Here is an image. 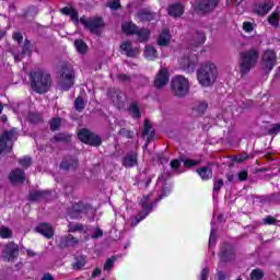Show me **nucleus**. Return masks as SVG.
Masks as SVG:
<instances>
[{"label": "nucleus", "mask_w": 280, "mask_h": 280, "mask_svg": "<svg viewBox=\"0 0 280 280\" xmlns=\"http://www.w3.org/2000/svg\"><path fill=\"white\" fill-rule=\"evenodd\" d=\"M86 266V256L82 255L75 258V261L72 264L73 270H82Z\"/></svg>", "instance_id": "nucleus-39"}, {"label": "nucleus", "mask_w": 280, "mask_h": 280, "mask_svg": "<svg viewBox=\"0 0 280 280\" xmlns=\"http://www.w3.org/2000/svg\"><path fill=\"white\" fill-rule=\"evenodd\" d=\"M275 8V1L266 0L265 2H258L254 5V14L258 16H266L270 10Z\"/></svg>", "instance_id": "nucleus-16"}, {"label": "nucleus", "mask_w": 280, "mask_h": 280, "mask_svg": "<svg viewBox=\"0 0 280 280\" xmlns=\"http://www.w3.org/2000/svg\"><path fill=\"white\" fill-rule=\"evenodd\" d=\"M61 124H62V119H60V118H52L50 120V130H51V132H56V130H60Z\"/></svg>", "instance_id": "nucleus-46"}, {"label": "nucleus", "mask_w": 280, "mask_h": 280, "mask_svg": "<svg viewBox=\"0 0 280 280\" xmlns=\"http://www.w3.org/2000/svg\"><path fill=\"white\" fill-rule=\"evenodd\" d=\"M207 108H209V104H207V102H201L194 108V110H196L199 117H202V115L207 113Z\"/></svg>", "instance_id": "nucleus-44"}, {"label": "nucleus", "mask_w": 280, "mask_h": 280, "mask_svg": "<svg viewBox=\"0 0 280 280\" xmlns=\"http://www.w3.org/2000/svg\"><path fill=\"white\" fill-rule=\"evenodd\" d=\"M69 16H70L71 21H72L75 25H78V24L80 23V16H79V14H78V10L74 9V10L69 14Z\"/></svg>", "instance_id": "nucleus-56"}, {"label": "nucleus", "mask_w": 280, "mask_h": 280, "mask_svg": "<svg viewBox=\"0 0 280 280\" xmlns=\"http://www.w3.org/2000/svg\"><path fill=\"white\" fill-rule=\"evenodd\" d=\"M144 58H147L148 60H156V58H159V52L156 51V48H154L153 46H145Z\"/></svg>", "instance_id": "nucleus-37"}, {"label": "nucleus", "mask_w": 280, "mask_h": 280, "mask_svg": "<svg viewBox=\"0 0 280 280\" xmlns=\"http://www.w3.org/2000/svg\"><path fill=\"white\" fill-rule=\"evenodd\" d=\"M19 163L22 165V167H30L32 165V158L26 155L20 159Z\"/></svg>", "instance_id": "nucleus-53"}, {"label": "nucleus", "mask_w": 280, "mask_h": 280, "mask_svg": "<svg viewBox=\"0 0 280 280\" xmlns=\"http://www.w3.org/2000/svg\"><path fill=\"white\" fill-rule=\"evenodd\" d=\"M207 35L205 32L196 31L195 35H192V38L189 42L188 49H190V51H196L198 47H202V45H205Z\"/></svg>", "instance_id": "nucleus-17"}, {"label": "nucleus", "mask_w": 280, "mask_h": 280, "mask_svg": "<svg viewBox=\"0 0 280 280\" xmlns=\"http://www.w3.org/2000/svg\"><path fill=\"white\" fill-rule=\"evenodd\" d=\"M170 40H172V37L170 35V30L167 28L162 30L161 34L158 37V45L160 47H167L170 45Z\"/></svg>", "instance_id": "nucleus-32"}, {"label": "nucleus", "mask_w": 280, "mask_h": 280, "mask_svg": "<svg viewBox=\"0 0 280 280\" xmlns=\"http://www.w3.org/2000/svg\"><path fill=\"white\" fill-rule=\"evenodd\" d=\"M171 91L175 97H185L189 93V81L183 75L173 78L171 81Z\"/></svg>", "instance_id": "nucleus-6"}, {"label": "nucleus", "mask_w": 280, "mask_h": 280, "mask_svg": "<svg viewBox=\"0 0 280 280\" xmlns=\"http://www.w3.org/2000/svg\"><path fill=\"white\" fill-rule=\"evenodd\" d=\"M16 135H19L16 128H11L0 136V152H3V150H12V147L8 148V142L14 141V139H16Z\"/></svg>", "instance_id": "nucleus-14"}, {"label": "nucleus", "mask_w": 280, "mask_h": 280, "mask_svg": "<svg viewBox=\"0 0 280 280\" xmlns=\"http://www.w3.org/2000/svg\"><path fill=\"white\" fill-rule=\"evenodd\" d=\"M279 8H277L267 19L269 25H272V27H280L279 25Z\"/></svg>", "instance_id": "nucleus-38"}, {"label": "nucleus", "mask_w": 280, "mask_h": 280, "mask_svg": "<svg viewBox=\"0 0 280 280\" xmlns=\"http://www.w3.org/2000/svg\"><path fill=\"white\" fill-rule=\"evenodd\" d=\"M262 224H265L266 226H272L277 224V219L272 215H267L262 219Z\"/></svg>", "instance_id": "nucleus-47"}, {"label": "nucleus", "mask_w": 280, "mask_h": 280, "mask_svg": "<svg viewBox=\"0 0 280 280\" xmlns=\"http://www.w3.org/2000/svg\"><path fill=\"white\" fill-rule=\"evenodd\" d=\"M143 137H147V142L144 144V148H148L150 143L154 140V135H156V131L152 129V124L150 122L149 119H144V127L142 130Z\"/></svg>", "instance_id": "nucleus-20"}, {"label": "nucleus", "mask_w": 280, "mask_h": 280, "mask_svg": "<svg viewBox=\"0 0 280 280\" xmlns=\"http://www.w3.org/2000/svg\"><path fill=\"white\" fill-rule=\"evenodd\" d=\"M180 167V160H172L171 161V168L172 170H178Z\"/></svg>", "instance_id": "nucleus-62"}, {"label": "nucleus", "mask_w": 280, "mask_h": 280, "mask_svg": "<svg viewBox=\"0 0 280 280\" xmlns=\"http://www.w3.org/2000/svg\"><path fill=\"white\" fill-rule=\"evenodd\" d=\"M13 233L12 230L5 225L0 226V237L1 240H10Z\"/></svg>", "instance_id": "nucleus-43"}, {"label": "nucleus", "mask_w": 280, "mask_h": 280, "mask_svg": "<svg viewBox=\"0 0 280 280\" xmlns=\"http://www.w3.org/2000/svg\"><path fill=\"white\" fill-rule=\"evenodd\" d=\"M69 233H77V231H84V225L77 223L68 225Z\"/></svg>", "instance_id": "nucleus-50"}, {"label": "nucleus", "mask_w": 280, "mask_h": 280, "mask_svg": "<svg viewBox=\"0 0 280 280\" xmlns=\"http://www.w3.org/2000/svg\"><path fill=\"white\" fill-rule=\"evenodd\" d=\"M80 161L73 156H66L62 159L59 167L60 170H65L66 172H69V170H78Z\"/></svg>", "instance_id": "nucleus-23"}, {"label": "nucleus", "mask_w": 280, "mask_h": 280, "mask_svg": "<svg viewBox=\"0 0 280 280\" xmlns=\"http://www.w3.org/2000/svg\"><path fill=\"white\" fill-rule=\"evenodd\" d=\"M243 30H244V32H247V33H250V32H253V23H250V22H244L243 23Z\"/></svg>", "instance_id": "nucleus-60"}, {"label": "nucleus", "mask_w": 280, "mask_h": 280, "mask_svg": "<svg viewBox=\"0 0 280 280\" xmlns=\"http://www.w3.org/2000/svg\"><path fill=\"white\" fill-rule=\"evenodd\" d=\"M108 8H110V10H120L121 8V2L119 0H112L108 2Z\"/></svg>", "instance_id": "nucleus-54"}, {"label": "nucleus", "mask_w": 280, "mask_h": 280, "mask_svg": "<svg viewBox=\"0 0 280 280\" xmlns=\"http://www.w3.org/2000/svg\"><path fill=\"white\" fill-rule=\"evenodd\" d=\"M129 114L132 119H141V109L139 108V103L133 102L129 105Z\"/></svg>", "instance_id": "nucleus-36"}, {"label": "nucleus", "mask_w": 280, "mask_h": 280, "mask_svg": "<svg viewBox=\"0 0 280 280\" xmlns=\"http://www.w3.org/2000/svg\"><path fill=\"white\" fill-rule=\"evenodd\" d=\"M118 135H120V137H124L125 139H135V131L127 128H120Z\"/></svg>", "instance_id": "nucleus-45"}, {"label": "nucleus", "mask_w": 280, "mask_h": 280, "mask_svg": "<svg viewBox=\"0 0 280 280\" xmlns=\"http://www.w3.org/2000/svg\"><path fill=\"white\" fill-rule=\"evenodd\" d=\"M121 31L124 34H126L127 36H136L137 32L139 31V27L137 24L132 23V22H125L121 25Z\"/></svg>", "instance_id": "nucleus-29"}, {"label": "nucleus", "mask_w": 280, "mask_h": 280, "mask_svg": "<svg viewBox=\"0 0 280 280\" xmlns=\"http://www.w3.org/2000/svg\"><path fill=\"white\" fill-rule=\"evenodd\" d=\"M224 187V180L222 178H219L213 182V191L217 194H220V189Z\"/></svg>", "instance_id": "nucleus-48"}, {"label": "nucleus", "mask_w": 280, "mask_h": 280, "mask_svg": "<svg viewBox=\"0 0 280 280\" xmlns=\"http://www.w3.org/2000/svg\"><path fill=\"white\" fill-rule=\"evenodd\" d=\"M78 138L82 143H85V145H92V148H100V145H102V137L93 133V131L86 128H82L78 132Z\"/></svg>", "instance_id": "nucleus-8"}, {"label": "nucleus", "mask_w": 280, "mask_h": 280, "mask_svg": "<svg viewBox=\"0 0 280 280\" xmlns=\"http://www.w3.org/2000/svg\"><path fill=\"white\" fill-rule=\"evenodd\" d=\"M220 5V0H197L195 2L194 10L199 16H207L212 14L215 9Z\"/></svg>", "instance_id": "nucleus-7"}, {"label": "nucleus", "mask_w": 280, "mask_h": 280, "mask_svg": "<svg viewBox=\"0 0 280 280\" xmlns=\"http://www.w3.org/2000/svg\"><path fill=\"white\" fill-rule=\"evenodd\" d=\"M219 259L223 264H229V261H233L235 259V247H233V245L229 243H224L221 246Z\"/></svg>", "instance_id": "nucleus-13"}, {"label": "nucleus", "mask_w": 280, "mask_h": 280, "mask_svg": "<svg viewBox=\"0 0 280 280\" xmlns=\"http://www.w3.org/2000/svg\"><path fill=\"white\" fill-rule=\"evenodd\" d=\"M107 96L113 102L114 106H117V108H121V106H124L126 93L121 90L112 88L107 91Z\"/></svg>", "instance_id": "nucleus-15"}, {"label": "nucleus", "mask_w": 280, "mask_h": 280, "mask_svg": "<svg viewBox=\"0 0 280 280\" xmlns=\"http://www.w3.org/2000/svg\"><path fill=\"white\" fill-rule=\"evenodd\" d=\"M196 172L203 182L211 180V178H213V170L209 166H201L197 168Z\"/></svg>", "instance_id": "nucleus-28"}, {"label": "nucleus", "mask_w": 280, "mask_h": 280, "mask_svg": "<svg viewBox=\"0 0 280 280\" xmlns=\"http://www.w3.org/2000/svg\"><path fill=\"white\" fill-rule=\"evenodd\" d=\"M217 279L218 280H226V273L224 271H218Z\"/></svg>", "instance_id": "nucleus-63"}, {"label": "nucleus", "mask_w": 280, "mask_h": 280, "mask_svg": "<svg viewBox=\"0 0 280 280\" xmlns=\"http://www.w3.org/2000/svg\"><path fill=\"white\" fill-rule=\"evenodd\" d=\"M163 197H165V191L162 192V195L155 199L153 202L148 203L150 200V195H143L142 199L139 201V206L143 209L135 217V219L131 221V226L135 228L139 224V222H143V220L147 219L152 213V210L156 205L159 203V200H162Z\"/></svg>", "instance_id": "nucleus-4"}, {"label": "nucleus", "mask_w": 280, "mask_h": 280, "mask_svg": "<svg viewBox=\"0 0 280 280\" xmlns=\"http://www.w3.org/2000/svg\"><path fill=\"white\" fill-rule=\"evenodd\" d=\"M30 86L37 95H45L51 89V74L44 70H33L28 74Z\"/></svg>", "instance_id": "nucleus-1"}, {"label": "nucleus", "mask_w": 280, "mask_h": 280, "mask_svg": "<svg viewBox=\"0 0 280 280\" xmlns=\"http://www.w3.org/2000/svg\"><path fill=\"white\" fill-rule=\"evenodd\" d=\"M36 233H39L40 235H43L44 237H46V240H51L54 237V226H51V224L49 223H39L36 228H35Z\"/></svg>", "instance_id": "nucleus-21"}, {"label": "nucleus", "mask_w": 280, "mask_h": 280, "mask_svg": "<svg viewBox=\"0 0 280 280\" xmlns=\"http://www.w3.org/2000/svg\"><path fill=\"white\" fill-rule=\"evenodd\" d=\"M237 176H238V180L241 183H244V182L248 180V171L242 170V171L238 172Z\"/></svg>", "instance_id": "nucleus-55"}, {"label": "nucleus", "mask_w": 280, "mask_h": 280, "mask_svg": "<svg viewBox=\"0 0 280 280\" xmlns=\"http://www.w3.org/2000/svg\"><path fill=\"white\" fill-rule=\"evenodd\" d=\"M119 49L126 54L127 58H137V54H139V49L133 48L130 40L122 42Z\"/></svg>", "instance_id": "nucleus-25"}, {"label": "nucleus", "mask_w": 280, "mask_h": 280, "mask_svg": "<svg viewBox=\"0 0 280 280\" xmlns=\"http://www.w3.org/2000/svg\"><path fill=\"white\" fill-rule=\"evenodd\" d=\"M2 257L4 261H16L19 259V246L14 242H9L2 250Z\"/></svg>", "instance_id": "nucleus-12"}, {"label": "nucleus", "mask_w": 280, "mask_h": 280, "mask_svg": "<svg viewBox=\"0 0 280 280\" xmlns=\"http://www.w3.org/2000/svg\"><path fill=\"white\" fill-rule=\"evenodd\" d=\"M197 80L201 86H213L218 80V67L211 61L201 63L197 70Z\"/></svg>", "instance_id": "nucleus-2"}, {"label": "nucleus", "mask_w": 280, "mask_h": 280, "mask_svg": "<svg viewBox=\"0 0 280 280\" xmlns=\"http://www.w3.org/2000/svg\"><path fill=\"white\" fill-rule=\"evenodd\" d=\"M117 258L115 256H112L110 258H107L104 264V270H112L113 266H115V260Z\"/></svg>", "instance_id": "nucleus-49"}, {"label": "nucleus", "mask_w": 280, "mask_h": 280, "mask_svg": "<svg viewBox=\"0 0 280 280\" xmlns=\"http://www.w3.org/2000/svg\"><path fill=\"white\" fill-rule=\"evenodd\" d=\"M50 143H71V135L67 132L56 133L50 138Z\"/></svg>", "instance_id": "nucleus-31"}, {"label": "nucleus", "mask_w": 280, "mask_h": 280, "mask_svg": "<svg viewBox=\"0 0 280 280\" xmlns=\"http://www.w3.org/2000/svg\"><path fill=\"white\" fill-rule=\"evenodd\" d=\"M280 132V124H273L272 127L268 130V135H277Z\"/></svg>", "instance_id": "nucleus-58"}, {"label": "nucleus", "mask_w": 280, "mask_h": 280, "mask_svg": "<svg viewBox=\"0 0 280 280\" xmlns=\"http://www.w3.org/2000/svg\"><path fill=\"white\" fill-rule=\"evenodd\" d=\"M136 16L141 23H151V21L156 20V12H152L148 9H141L137 12Z\"/></svg>", "instance_id": "nucleus-24"}, {"label": "nucleus", "mask_w": 280, "mask_h": 280, "mask_svg": "<svg viewBox=\"0 0 280 280\" xmlns=\"http://www.w3.org/2000/svg\"><path fill=\"white\" fill-rule=\"evenodd\" d=\"M12 38L18 43V45L23 44V34L21 32L13 33Z\"/></svg>", "instance_id": "nucleus-57"}, {"label": "nucleus", "mask_w": 280, "mask_h": 280, "mask_svg": "<svg viewBox=\"0 0 280 280\" xmlns=\"http://www.w3.org/2000/svg\"><path fill=\"white\" fill-rule=\"evenodd\" d=\"M40 280H56L51 273H44Z\"/></svg>", "instance_id": "nucleus-64"}, {"label": "nucleus", "mask_w": 280, "mask_h": 280, "mask_svg": "<svg viewBox=\"0 0 280 280\" xmlns=\"http://www.w3.org/2000/svg\"><path fill=\"white\" fill-rule=\"evenodd\" d=\"M30 54H32V42L26 38L22 46L21 57L25 58V56H30Z\"/></svg>", "instance_id": "nucleus-40"}, {"label": "nucleus", "mask_w": 280, "mask_h": 280, "mask_svg": "<svg viewBox=\"0 0 280 280\" xmlns=\"http://www.w3.org/2000/svg\"><path fill=\"white\" fill-rule=\"evenodd\" d=\"M264 277H266V273L264 272V269L259 268L253 269L249 275L250 280H261Z\"/></svg>", "instance_id": "nucleus-41"}, {"label": "nucleus", "mask_w": 280, "mask_h": 280, "mask_svg": "<svg viewBox=\"0 0 280 280\" xmlns=\"http://www.w3.org/2000/svg\"><path fill=\"white\" fill-rule=\"evenodd\" d=\"M121 165L127 170L137 167V165H139V154L135 151L127 153L121 160Z\"/></svg>", "instance_id": "nucleus-18"}, {"label": "nucleus", "mask_w": 280, "mask_h": 280, "mask_svg": "<svg viewBox=\"0 0 280 280\" xmlns=\"http://www.w3.org/2000/svg\"><path fill=\"white\" fill-rule=\"evenodd\" d=\"M49 196H51V190H33L28 192V200L38 202V200H47Z\"/></svg>", "instance_id": "nucleus-26"}, {"label": "nucleus", "mask_w": 280, "mask_h": 280, "mask_svg": "<svg viewBox=\"0 0 280 280\" xmlns=\"http://www.w3.org/2000/svg\"><path fill=\"white\" fill-rule=\"evenodd\" d=\"M196 65H198V57L196 55H187L179 60V67L187 73H194Z\"/></svg>", "instance_id": "nucleus-11"}, {"label": "nucleus", "mask_w": 280, "mask_h": 280, "mask_svg": "<svg viewBox=\"0 0 280 280\" xmlns=\"http://www.w3.org/2000/svg\"><path fill=\"white\" fill-rule=\"evenodd\" d=\"M260 65L266 73H270V71L275 69V66L277 65V52L275 51V49L265 50L261 57Z\"/></svg>", "instance_id": "nucleus-10"}, {"label": "nucleus", "mask_w": 280, "mask_h": 280, "mask_svg": "<svg viewBox=\"0 0 280 280\" xmlns=\"http://www.w3.org/2000/svg\"><path fill=\"white\" fill-rule=\"evenodd\" d=\"M80 23L85 27V30H89L91 34H95L96 36H100V30L105 25L104 19L101 16L90 18L89 20L82 16L80 18Z\"/></svg>", "instance_id": "nucleus-9"}, {"label": "nucleus", "mask_w": 280, "mask_h": 280, "mask_svg": "<svg viewBox=\"0 0 280 280\" xmlns=\"http://www.w3.org/2000/svg\"><path fill=\"white\" fill-rule=\"evenodd\" d=\"M257 60H259V51L255 48L240 52L238 67L241 75H248L250 70L257 67Z\"/></svg>", "instance_id": "nucleus-3"}, {"label": "nucleus", "mask_w": 280, "mask_h": 280, "mask_svg": "<svg viewBox=\"0 0 280 280\" xmlns=\"http://www.w3.org/2000/svg\"><path fill=\"white\" fill-rule=\"evenodd\" d=\"M167 82H170V71H167V69L163 68L158 72L153 84H154L155 89H163V86H165V84H167Z\"/></svg>", "instance_id": "nucleus-19"}, {"label": "nucleus", "mask_w": 280, "mask_h": 280, "mask_svg": "<svg viewBox=\"0 0 280 280\" xmlns=\"http://www.w3.org/2000/svg\"><path fill=\"white\" fill-rule=\"evenodd\" d=\"M61 91H69L75 84V71L68 63H63L60 70Z\"/></svg>", "instance_id": "nucleus-5"}, {"label": "nucleus", "mask_w": 280, "mask_h": 280, "mask_svg": "<svg viewBox=\"0 0 280 280\" xmlns=\"http://www.w3.org/2000/svg\"><path fill=\"white\" fill-rule=\"evenodd\" d=\"M28 119L31 124H40L43 116L40 114H30Z\"/></svg>", "instance_id": "nucleus-51"}, {"label": "nucleus", "mask_w": 280, "mask_h": 280, "mask_svg": "<svg viewBox=\"0 0 280 280\" xmlns=\"http://www.w3.org/2000/svg\"><path fill=\"white\" fill-rule=\"evenodd\" d=\"M78 237L73 235H67L62 236L59 241V245L61 248H69V246H75V244H79Z\"/></svg>", "instance_id": "nucleus-30"}, {"label": "nucleus", "mask_w": 280, "mask_h": 280, "mask_svg": "<svg viewBox=\"0 0 280 280\" xmlns=\"http://www.w3.org/2000/svg\"><path fill=\"white\" fill-rule=\"evenodd\" d=\"M74 47L81 56H84L89 51V45H86L84 39H75Z\"/></svg>", "instance_id": "nucleus-35"}, {"label": "nucleus", "mask_w": 280, "mask_h": 280, "mask_svg": "<svg viewBox=\"0 0 280 280\" xmlns=\"http://www.w3.org/2000/svg\"><path fill=\"white\" fill-rule=\"evenodd\" d=\"M136 36H138V40L139 43H148V40H150V30L142 27V28H138Z\"/></svg>", "instance_id": "nucleus-34"}, {"label": "nucleus", "mask_w": 280, "mask_h": 280, "mask_svg": "<svg viewBox=\"0 0 280 280\" xmlns=\"http://www.w3.org/2000/svg\"><path fill=\"white\" fill-rule=\"evenodd\" d=\"M84 108H86V104L84 103V98H82V96H78L74 100V110H77V113H82V110H84Z\"/></svg>", "instance_id": "nucleus-42"}, {"label": "nucleus", "mask_w": 280, "mask_h": 280, "mask_svg": "<svg viewBox=\"0 0 280 280\" xmlns=\"http://www.w3.org/2000/svg\"><path fill=\"white\" fill-rule=\"evenodd\" d=\"M182 162L184 163V167H188V168L196 167V165L200 163L197 160H191V159L182 160Z\"/></svg>", "instance_id": "nucleus-52"}, {"label": "nucleus", "mask_w": 280, "mask_h": 280, "mask_svg": "<svg viewBox=\"0 0 280 280\" xmlns=\"http://www.w3.org/2000/svg\"><path fill=\"white\" fill-rule=\"evenodd\" d=\"M184 12L185 10L183 9V4L180 3L171 4L168 7L170 16H174L175 19L178 16H183Z\"/></svg>", "instance_id": "nucleus-33"}, {"label": "nucleus", "mask_w": 280, "mask_h": 280, "mask_svg": "<svg viewBox=\"0 0 280 280\" xmlns=\"http://www.w3.org/2000/svg\"><path fill=\"white\" fill-rule=\"evenodd\" d=\"M119 82H130L131 78L130 75L126 74V73H120L117 75Z\"/></svg>", "instance_id": "nucleus-59"}, {"label": "nucleus", "mask_w": 280, "mask_h": 280, "mask_svg": "<svg viewBox=\"0 0 280 280\" xmlns=\"http://www.w3.org/2000/svg\"><path fill=\"white\" fill-rule=\"evenodd\" d=\"M73 8L63 7L60 12L61 14H65V16H69L73 12Z\"/></svg>", "instance_id": "nucleus-61"}, {"label": "nucleus", "mask_w": 280, "mask_h": 280, "mask_svg": "<svg viewBox=\"0 0 280 280\" xmlns=\"http://www.w3.org/2000/svg\"><path fill=\"white\" fill-rule=\"evenodd\" d=\"M9 180L13 185L16 183H25V171L23 168H15L9 174Z\"/></svg>", "instance_id": "nucleus-27"}, {"label": "nucleus", "mask_w": 280, "mask_h": 280, "mask_svg": "<svg viewBox=\"0 0 280 280\" xmlns=\"http://www.w3.org/2000/svg\"><path fill=\"white\" fill-rule=\"evenodd\" d=\"M84 209H86V206L82 201L75 202L68 210V215L71 220H78V218L82 215Z\"/></svg>", "instance_id": "nucleus-22"}]
</instances>
